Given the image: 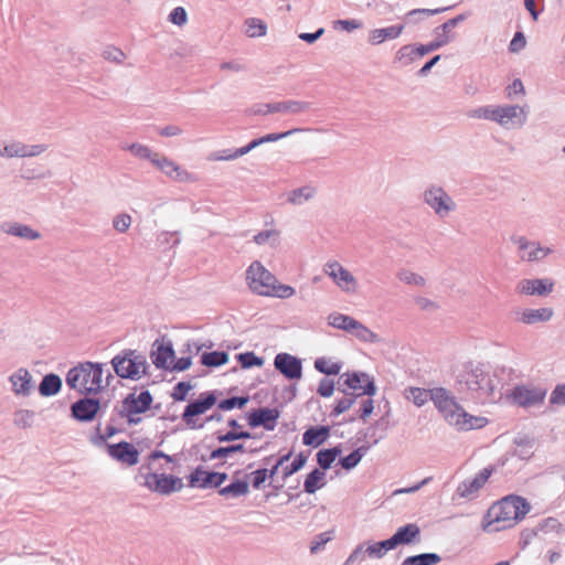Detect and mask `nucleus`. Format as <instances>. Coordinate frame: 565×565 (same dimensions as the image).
<instances>
[{
	"mask_svg": "<svg viewBox=\"0 0 565 565\" xmlns=\"http://www.w3.org/2000/svg\"><path fill=\"white\" fill-rule=\"evenodd\" d=\"M356 319L351 316L340 313V312H331L327 317L328 324L334 329L345 331L350 333L354 322Z\"/></svg>",
	"mask_w": 565,
	"mask_h": 565,
	"instance_id": "nucleus-40",
	"label": "nucleus"
},
{
	"mask_svg": "<svg viewBox=\"0 0 565 565\" xmlns=\"http://www.w3.org/2000/svg\"><path fill=\"white\" fill-rule=\"evenodd\" d=\"M565 533V526L561 523V521L556 518H545L541 520L537 525L526 536H537L543 537L544 535L553 534L557 537L562 536Z\"/></svg>",
	"mask_w": 565,
	"mask_h": 565,
	"instance_id": "nucleus-26",
	"label": "nucleus"
},
{
	"mask_svg": "<svg viewBox=\"0 0 565 565\" xmlns=\"http://www.w3.org/2000/svg\"><path fill=\"white\" fill-rule=\"evenodd\" d=\"M350 334L365 343H380L382 341V339L376 333H374L370 328H367L359 320H355Z\"/></svg>",
	"mask_w": 565,
	"mask_h": 565,
	"instance_id": "nucleus-37",
	"label": "nucleus"
},
{
	"mask_svg": "<svg viewBox=\"0 0 565 565\" xmlns=\"http://www.w3.org/2000/svg\"><path fill=\"white\" fill-rule=\"evenodd\" d=\"M448 42H449V39L446 35H443L426 45L417 46L418 57H422L433 51L438 50L439 47L447 44Z\"/></svg>",
	"mask_w": 565,
	"mask_h": 565,
	"instance_id": "nucleus-57",
	"label": "nucleus"
},
{
	"mask_svg": "<svg viewBox=\"0 0 565 565\" xmlns=\"http://www.w3.org/2000/svg\"><path fill=\"white\" fill-rule=\"evenodd\" d=\"M249 482L252 487L256 490H259L264 487V483L269 480L268 469L260 468L255 471H252L248 476Z\"/></svg>",
	"mask_w": 565,
	"mask_h": 565,
	"instance_id": "nucleus-56",
	"label": "nucleus"
},
{
	"mask_svg": "<svg viewBox=\"0 0 565 565\" xmlns=\"http://www.w3.org/2000/svg\"><path fill=\"white\" fill-rule=\"evenodd\" d=\"M242 450L243 446L241 444L214 448V459H223L226 458L230 454L238 452Z\"/></svg>",
	"mask_w": 565,
	"mask_h": 565,
	"instance_id": "nucleus-63",
	"label": "nucleus"
},
{
	"mask_svg": "<svg viewBox=\"0 0 565 565\" xmlns=\"http://www.w3.org/2000/svg\"><path fill=\"white\" fill-rule=\"evenodd\" d=\"M1 231L8 235L17 236L29 241H35L41 237V234L38 231H34L29 225H24L17 222L4 223L1 226Z\"/></svg>",
	"mask_w": 565,
	"mask_h": 565,
	"instance_id": "nucleus-29",
	"label": "nucleus"
},
{
	"mask_svg": "<svg viewBox=\"0 0 565 565\" xmlns=\"http://www.w3.org/2000/svg\"><path fill=\"white\" fill-rule=\"evenodd\" d=\"M365 454L366 452L363 451V449L356 447V449L353 450L351 454L341 458L339 462L343 469L351 470L359 465V462L365 456Z\"/></svg>",
	"mask_w": 565,
	"mask_h": 565,
	"instance_id": "nucleus-53",
	"label": "nucleus"
},
{
	"mask_svg": "<svg viewBox=\"0 0 565 565\" xmlns=\"http://www.w3.org/2000/svg\"><path fill=\"white\" fill-rule=\"evenodd\" d=\"M386 436L385 426H364L355 434L354 445L367 452Z\"/></svg>",
	"mask_w": 565,
	"mask_h": 565,
	"instance_id": "nucleus-20",
	"label": "nucleus"
},
{
	"mask_svg": "<svg viewBox=\"0 0 565 565\" xmlns=\"http://www.w3.org/2000/svg\"><path fill=\"white\" fill-rule=\"evenodd\" d=\"M316 194H317L316 188L307 184V185H303V186H300V188L289 191L286 194V196H287L288 203H290L291 205H295V206H299V205H302V204L307 203L308 201L312 200L316 196Z\"/></svg>",
	"mask_w": 565,
	"mask_h": 565,
	"instance_id": "nucleus-32",
	"label": "nucleus"
},
{
	"mask_svg": "<svg viewBox=\"0 0 565 565\" xmlns=\"http://www.w3.org/2000/svg\"><path fill=\"white\" fill-rule=\"evenodd\" d=\"M433 404L443 418L454 424H469L472 420L479 422L483 418L470 414L462 405H460L452 394L446 387H435Z\"/></svg>",
	"mask_w": 565,
	"mask_h": 565,
	"instance_id": "nucleus-4",
	"label": "nucleus"
},
{
	"mask_svg": "<svg viewBox=\"0 0 565 565\" xmlns=\"http://www.w3.org/2000/svg\"><path fill=\"white\" fill-rule=\"evenodd\" d=\"M11 391L15 396L28 397L34 391V382L31 373L20 367L9 376Z\"/></svg>",
	"mask_w": 565,
	"mask_h": 565,
	"instance_id": "nucleus-19",
	"label": "nucleus"
},
{
	"mask_svg": "<svg viewBox=\"0 0 565 565\" xmlns=\"http://www.w3.org/2000/svg\"><path fill=\"white\" fill-rule=\"evenodd\" d=\"M397 545H407L418 542L420 539V529L416 523H407L396 530L393 534Z\"/></svg>",
	"mask_w": 565,
	"mask_h": 565,
	"instance_id": "nucleus-30",
	"label": "nucleus"
},
{
	"mask_svg": "<svg viewBox=\"0 0 565 565\" xmlns=\"http://www.w3.org/2000/svg\"><path fill=\"white\" fill-rule=\"evenodd\" d=\"M547 391L545 387L534 384H522L515 386L510 398L520 407H535L543 404Z\"/></svg>",
	"mask_w": 565,
	"mask_h": 565,
	"instance_id": "nucleus-11",
	"label": "nucleus"
},
{
	"mask_svg": "<svg viewBox=\"0 0 565 565\" xmlns=\"http://www.w3.org/2000/svg\"><path fill=\"white\" fill-rule=\"evenodd\" d=\"M267 32L266 23L256 18H249L245 21V33L249 38H262Z\"/></svg>",
	"mask_w": 565,
	"mask_h": 565,
	"instance_id": "nucleus-45",
	"label": "nucleus"
},
{
	"mask_svg": "<svg viewBox=\"0 0 565 565\" xmlns=\"http://www.w3.org/2000/svg\"><path fill=\"white\" fill-rule=\"evenodd\" d=\"M274 365L287 379L295 380L301 377V361L289 353H278L275 356Z\"/></svg>",
	"mask_w": 565,
	"mask_h": 565,
	"instance_id": "nucleus-21",
	"label": "nucleus"
},
{
	"mask_svg": "<svg viewBox=\"0 0 565 565\" xmlns=\"http://www.w3.org/2000/svg\"><path fill=\"white\" fill-rule=\"evenodd\" d=\"M62 387V380L56 374H47L43 377L39 385V393L42 396H53L60 392Z\"/></svg>",
	"mask_w": 565,
	"mask_h": 565,
	"instance_id": "nucleus-38",
	"label": "nucleus"
},
{
	"mask_svg": "<svg viewBox=\"0 0 565 565\" xmlns=\"http://www.w3.org/2000/svg\"><path fill=\"white\" fill-rule=\"evenodd\" d=\"M552 406H565V384H558L550 395Z\"/></svg>",
	"mask_w": 565,
	"mask_h": 565,
	"instance_id": "nucleus-60",
	"label": "nucleus"
},
{
	"mask_svg": "<svg viewBox=\"0 0 565 565\" xmlns=\"http://www.w3.org/2000/svg\"><path fill=\"white\" fill-rule=\"evenodd\" d=\"M218 493L227 500L243 497L248 493V482L246 480H235L220 488Z\"/></svg>",
	"mask_w": 565,
	"mask_h": 565,
	"instance_id": "nucleus-36",
	"label": "nucleus"
},
{
	"mask_svg": "<svg viewBox=\"0 0 565 565\" xmlns=\"http://www.w3.org/2000/svg\"><path fill=\"white\" fill-rule=\"evenodd\" d=\"M440 559V556L436 553H423L406 557L402 565H436Z\"/></svg>",
	"mask_w": 565,
	"mask_h": 565,
	"instance_id": "nucleus-44",
	"label": "nucleus"
},
{
	"mask_svg": "<svg viewBox=\"0 0 565 565\" xmlns=\"http://www.w3.org/2000/svg\"><path fill=\"white\" fill-rule=\"evenodd\" d=\"M25 145L19 141L11 142L0 150V157L2 158H24L25 157Z\"/></svg>",
	"mask_w": 565,
	"mask_h": 565,
	"instance_id": "nucleus-52",
	"label": "nucleus"
},
{
	"mask_svg": "<svg viewBox=\"0 0 565 565\" xmlns=\"http://www.w3.org/2000/svg\"><path fill=\"white\" fill-rule=\"evenodd\" d=\"M210 407H212V394L206 395L202 401L189 404L183 413V417L189 420L193 416L205 413Z\"/></svg>",
	"mask_w": 565,
	"mask_h": 565,
	"instance_id": "nucleus-42",
	"label": "nucleus"
},
{
	"mask_svg": "<svg viewBox=\"0 0 565 565\" xmlns=\"http://www.w3.org/2000/svg\"><path fill=\"white\" fill-rule=\"evenodd\" d=\"M131 225V216L127 213H120L113 220L114 228L119 233H125Z\"/></svg>",
	"mask_w": 565,
	"mask_h": 565,
	"instance_id": "nucleus-58",
	"label": "nucleus"
},
{
	"mask_svg": "<svg viewBox=\"0 0 565 565\" xmlns=\"http://www.w3.org/2000/svg\"><path fill=\"white\" fill-rule=\"evenodd\" d=\"M253 241L259 246L277 248L281 243V234L275 228L264 230L254 235Z\"/></svg>",
	"mask_w": 565,
	"mask_h": 565,
	"instance_id": "nucleus-34",
	"label": "nucleus"
},
{
	"mask_svg": "<svg viewBox=\"0 0 565 565\" xmlns=\"http://www.w3.org/2000/svg\"><path fill=\"white\" fill-rule=\"evenodd\" d=\"M554 289V281L550 278L522 279L516 285V291L526 296H546Z\"/></svg>",
	"mask_w": 565,
	"mask_h": 565,
	"instance_id": "nucleus-18",
	"label": "nucleus"
},
{
	"mask_svg": "<svg viewBox=\"0 0 565 565\" xmlns=\"http://www.w3.org/2000/svg\"><path fill=\"white\" fill-rule=\"evenodd\" d=\"M246 284L252 292L278 299H289L296 289L280 282L260 262H253L246 269Z\"/></svg>",
	"mask_w": 565,
	"mask_h": 565,
	"instance_id": "nucleus-3",
	"label": "nucleus"
},
{
	"mask_svg": "<svg viewBox=\"0 0 565 565\" xmlns=\"http://www.w3.org/2000/svg\"><path fill=\"white\" fill-rule=\"evenodd\" d=\"M530 511L527 501L519 495H508L495 502L482 521V530L495 533L514 526Z\"/></svg>",
	"mask_w": 565,
	"mask_h": 565,
	"instance_id": "nucleus-1",
	"label": "nucleus"
},
{
	"mask_svg": "<svg viewBox=\"0 0 565 565\" xmlns=\"http://www.w3.org/2000/svg\"><path fill=\"white\" fill-rule=\"evenodd\" d=\"M124 150L129 151L132 156L139 159H147L153 163L158 152H154L148 146L135 142L122 147Z\"/></svg>",
	"mask_w": 565,
	"mask_h": 565,
	"instance_id": "nucleus-43",
	"label": "nucleus"
},
{
	"mask_svg": "<svg viewBox=\"0 0 565 565\" xmlns=\"http://www.w3.org/2000/svg\"><path fill=\"white\" fill-rule=\"evenodd\" d=\"M492 472V467H486L473 477L465 479L457 486L455 495L465 500L476 499L479 495L480 490L488 482Z\"/></svg>",
	"mask_w": 565,
	"mask_h": 565,
	"instance_id": "nucleus-12",
	"label": "nucleus"
},
{
	"mask_svg": "<svg viewBox=\"0 0 565 565\" xmlns=\"http://www.w3.org/2000/svg\"><path fill=\"white\" fill-rule=\"evenodd\" d=\"M279 411L277 408L263 407L255 409L248 416V424H269L279 418Z\"/></svg>",
	"mask_w": 565,
	"mask_h": 565,
	"instance_id": "nucleus-35",
	"label": "nucleus"
},
{
	"mask_svg": "<svg viewBox=\"0 0 565 565\" xmlns=\"http://www.w3.org/2000/svg\"><path fill=\"white\" fill-rule=\"evenodd\" d=\"M102 56L104 60L114 63L116 65H121L125 60L127 58L125 52L116 46H106L103 52Z\"/></svg>",
	"mask_w": 565,
	"mask_h": 565,
	"instance_id": "nucleus-51",
	"label": "nucleus"
},
{
	"mask_svg": "<svg viewBox=\"0 0 565 565\" xmlns=\"http://www.w3.org/2000/svg\"><path fill=\"white\" fill-rule=\"evenodd\" d=\"M403 395L404 398L409 403H413L417 407H422L427 402H433V395H435V387L427 390L422 387L409 386L404 390Z\"/></svg>",
	"mask_w": 565,
	"mask_h": 565,
	"instance_id": "nucleus-28",
	"label": "nucleus"
},
{
	"mask_svg": "<svg viewBox=\"0 0 565 565\" xmlns=\"http://www.w3.org/2000/svg\"><path fill=\"white\" fill-rule=\"evenodd\" d=\"M359 396L353 395H347L342 399L338 402L335 405L333 413L335 415H340L348 411L353 404L359 403V409L358 413H360L361 419H365L374 409L373 399L367 397H362L360 401H358Z\"/></svg>",
	"mask_w": 565,
	"mask_h": 565,
	"instance_id": "nucleus-22",
	"label": "nucleus"
},
{
	"mask_svg": "<svg viewBox=\"0 0 565 565\" xmlns=\"http://www.w3.org/2000/svg\"><path fill=\"white\" fill-rule=\"evenodd\" d=\"M512 242L522 262L539 263L554 253L552 247L545 246L539 241H531L525 236L513 237Z\"/></svg>",
	"mask_w": 565,
	"mask_h": 565,
	"instance_id": "nucleus-9",
	"label": "nucleus"
},
{
	"mask_svg": "<svg viewBox=\"0 0 565 565\" xmlns=\"http://www.w3.org/2000/svg\"><path fill=\"white\" fill-rule=\"evenodd\" d=\"M212 481V472L195 469L189 477V486L192 488H204Z\"/></svg>",
	"mask_w": 565,
	"mask_h": 565,
	"instance_id": "nucleus-49",
	"label": "nucleus"
},
{
	"mask_svg": "<svg viewBox=\"0 0 565 565\" xmlns=\"http://www.w3.org/2000/svg\"><path fill=\"white\" fill-rule=\"evenodd\" d=\"M363 26V22L356 19L352 20H337L333 22L334 29H340L347 32H352L354 30L361 29Z\"/></svg>",
	"mask_w": 565,
	"mask_h": 565,
	"instance_id": "nucleus-61",
	"label": "nucleus"
},
{
	"mask_svg": "<svg viewBox=\"0 0 565 565\" xmlns=\"http://www.w3.org/2000/svg\"><path fill=\"white\" fill-rule=\"evenodd\" d=\"M151 403L152 396L148 391L130 393L116 406V411L121 418H127L128 424H138L140 415L150 408Z\"/></svg>",
	"mask_w": 565,
	"mask_h": 565,
	"instance_id": "nucleus-7",
	"label": "nucleus"
},
{
	"mask_svg": "<svg viewBox=\"0 0 565 565\" xmlns=\"http://www.w3.org/2000/svg\"><path fill=\"white\" fill-rule=\"evenodd\" d=\"M324 477V471L320 469H315L308 473L303 482L305 492L313 494L317 490L321 489L326 484Z\"/></svg>",
	"mask_w": 565,
	"mask_h": 565,
	"instance_id": "nucleus-41",
	"label": "nucleus"
},
{
	"mask_svg": "<svg viewBox=\"0 0 565 565\" xmlns=\"http://www.w3.org/2000/svg\"><path fill=\"white\" fill-rule=\"evenodd\" d=\"M152 164L158 170H160L162 173H164L168 178H170L174 181L192 182L195 180V178L192 173L182 169L174 161L170 160L169 158H167L164 156H161L160 153L157 154Z\"/></svg>",
	"mask_w": 565,
	"mask_h": 565,
	"instance_id": "nucleus-15",
	"label": "nucleus"
},
{
	"mask_svg": "<svg viewBox=\"0 0 565 565\" xmlns=\"http://www.w3.org/2000/svg\"><path fill=\"white\" fill-rule=\"evenodd\" d=\"M530 107L519 104L484 105L468 111V117L497 124L504 130L521 129L529 121Z\"/></svg>",
	"mask_w": 565,
	"mask_h": 565,
	"instance_id": "nucleus-2",
	"label": "nucleus"
},
{
	"mask_svg": "<svg viewBox=\"0 0 565 565\" xmlns=\"http://www.w3.org/2000/svg\"><path fill=\"white\" fill-rule=\"evenodd\" d=\"M262 145H264V143H263L262 137H259L257 139L252 140L248 145H246V146H244L242 148L236 149L227 158H238V157L245 156L248 152H250L253 149H255V148H257V147H259Z\"/></svg>",
	"mask_w": 565,
	"mask_h": 565,
	"instance_id": "nucleus-62",
	"label": "nucleus"
},
{
	"mask_svg": "<svg viewBox=\"0 0 565 565\" xmlns=\"http://www.w3.org/2000/svg\"><path fill=\"white\" fill-rule=\"evenodd\" d=\"M366 557L380 559L384 557L381 548L377 545V542H364L352 551V553L347 558L344 565H352L354 563H361L365 561Z\"/></svg>",
	"mask_w": 565,
	"mask_h": 565,
	"instance_id": "nucleus-24",
	"label": "nucleus"
},
{
	"mask_svg": "<svg viewBox=\"0 0 565 565\" xmlns=\"http://www.w3.org/2000/svg\"><path fill=\"white\" fill-rule=\"evenodd\" d=\"M150 358L157 367L170 370L171 364L174 362L172 343L164 338L156 340L152 344Z\"/></svg>",
	"mask_w": 565,
	"mask_h": 565,
	"instance_id": "nucleus-17",
	"label": "nucleus"
},
{
	"mask_svg": "<svg viewBox=\"0 0 565 565\" xmlns=\"http://www.w3.org/2000/svg\"><path fill=\"white\" fill-rule=\"evenodd\" d=\"M416 57H418L417 47L412 45H404L396 53V60L405 65L414 62Z\"/></svg>",
	"mask_w": 565,
	"mask_h": 565,
	"instance_id": "nucleus-55",
	"label": "nucleus"
},
{
	"mask_svg": "<svg viewBox=\"0 0 565 565\" xmlns=\"http://www.w3.org/2000/svg\"><path fill=\"white\" fill-rule=\"evenodd\" d=\"M341 450L338 447L330 449H321L317 452V461L322 470L331 467L332 462L340 455Z\"/></svg>",
	"mask_w": 565,
	"mask_h": 565,
	"instance_id": "nucleus-48",
	"label": "nucleus"
},
{
	"mask_svg": "<svg viewBox=\"0 0 565 565\" xmlns=\"http://www.w3.org/2000/svg\"><path fill=\"white\" fill-rule=\"evenodd\" d=\"M344 385L353 391H360L361 395L373 396L376 392L373 379L364 372H348L342 374Z\"/></svg>",
	"mask_w": 565,
	"mask_h": 565,
	"instance_id": "nucleus-16",
	"label": "nucleus"
},
{
	"mask_svg": "<svg viewBox=\"0 0 565 565\" xmlns=\"http://www.w3.org/2000/svg\"><path fill=\"white\" fill-rule=\"evenodd\" d=\"M422 200L439 220L449 217L458 209L454 198L439 184L427 185L422 193Z\"/></svg>",
	"mask_w": 565,
	"mask_h": 565,
	"instance_id": "nucleus-6",
	"label": "nucleus"
},
{
	"mask_svg": "<svg viewBox=\"0 0 565 565\" xmlns=\"http://www.w3.org/2000/svg\"><path fill=\"white\" fill-rule=\"evenodd\" d=\"M404 30L403 25H392L388 28L374 29L369 33V43L380 45L385 40H394L398 38Z\"/></svg>",
	"mask_w": 565,
	"mask_h": 565,
	"instance_id": "nucleus-31",
	"label": "nucleus"
},
{
	"mask_svg": "<svg viewBox=\"0 0 565 565\" xmlns=\"http://www.w3.org/2000/svg\"><path fill=\"white\" fill-rule=\"evenodd\" d=\"M111 364L118 376L131 380L140 379L148 367L146 358L141 354H137L135 351L116 355L111 360Z\"/></svg>",
	"mask_w": 565,
	"mask_h": 565,
	"instance_id": "nucleus-8",
	"label": "nucleus"
},
{
	"mask_svg": "<svg viewBox=\"0 0 565 565\" xmlns=\"http://www.w3.org/2000/svg\"><path fill=\"white\" fill-rule=\"evenodd\" d=\"M103 383V365L85 362L72 367L66 375V384L79 393H96Z\"/></svg>",
	"mask_w": 565,
	"mask_h": 565,
	"instance_id": "nucleus-5",
	"label": "nucleus"
},
{
	"mask_svg": "<svg viewBox=\"0 0 565 565\" xmlns=\"http://www.w3.org/2000/svg\"><path fill=\"white\" fill-rule=\"evenodd\" d=\"M323 273L333 281V284L344 294L354 295L359 290L358 279L353 274L342 266L339 262H328L323 267Z\"/></svg>",
	"mask_w": 565,
	"mask_h": 565,
	"instance_id": "nucleus-10",
	"label": "nucleus"
},
{
	"mask_svg": "<svg viewBox=\"0 0 565 565\" xmlns=\"http://www.w3.org/2000/svg\"><path fill=\"white\" fill-rule=\"evenodd\" d=\"M291 457V452L280 456L276 462L273 465L271 469H268L269 475V486L276 488L277 484L281 482V466L288 462Z\"/></svg>",
	"mask_w": 565,
	"mask_h": 565,
	"instance_id": "nucleus-47",
	"label": "nucleus"
},
{
	"mask_svg": "<svg viewBox=\"0 0 565 565\" xmlns=\"http://www.w3.org/2000/svg\"><path fill=\"white\" fill-rule=\"evenodd\" d=\"M514 444H515V454L520 458L527 459L532 456L533 449L535 446L534 437L520 434L515 437Z\"/></svg>",
	"mask_w": 565,
	"mask_h": 565,
	"instance_id": "nucleus-39",
	"label": "nucleus"
},
{
	"mask_svg": "<svg viewBox=\"0 0 565 565\" xmlns=\"http://www.w3.org/2000/svg\"><path fill=\"white\" fill-rule=\"evenodd\" d=\"M315 369L326 375H338L342 369L341 363L328 358H318L315 361Z\"/></svg>",
	"mask_w": 565,
	"mask_h": 565,
	"instance_id": "nucleus-46",
	"label": "nucleus"
},
{
	"mask_svg": "<svg viewBox=\"0 0 565 565\" xmlns=\"http://www.w3.org/2000/svg\"><path fill=\"white\" fill-rule=\"evenodd\" d=\"M107 449L110 457L127 466H134L139 460L138 450L129 443L121 441L118 444H109L107 445Z\"/></svg>",
	"mask_w": 565,
	"mask_h": 565,
	"instance_id": "nucleus-23",
	"label": "nucleus"
},
{
	"mask_svg": "<svg viewBox=\"0 0 565 565\" xmlns=\"http://www.w3.org/2000/svg\"><path fill=\"white\" fill-rule=\"evenodd\" d=\"M145 486L162 494H168L182 489L183 483L180 478L173 476L149 473L145 478Z\"/></svg>",
	"mask_w": 565,
	"mask_h": 565,
	"instance_id": "nucleus-14",
	"label": "nucleus"
},
{
	"mask_svg": "<svg viewBox=\"0 0 565 565\" xmlns=\"http://www.w3.org/2000/svg\"><path fill=\"white\" fill-rule=\"evenodd\" d=\"M554 311L552 308L524 309L519 313L518 320L524 324H536L552 319Z\"/></svg>",
	"mask_w": 565,
	"mask_h": 565,
	"instance_id": "nucleus-27",
	"label": "nucleus"
},
{
	"mask_svg": "<svg viewBox=\"0 0 565 565\" xmlns=\"http://www.w3.org/2000/svg\"><path fill=\"white\" fill-rule=\"evenodd\" d=\"M99 409L100 405L97 399L83 398L73 404L72 414L77 420L87 422L92 420Z\"/></svg>",
	"mask_w": 565,
	"mask_h": 565,
	"instance_id": "nucleus-25",
	"label": "nucleus"
},
{
	"mask_svg": "<svg viewBox=\"0 0 565 565\" xmlns=\"http://www.w3.org/2000/svg\"><path fill=\"white\" fill-rule=\"evenodd\" d=\"M311 108V103L298 99H288L277 103H270L264 105V109L259 110V114L268 115V114H289V115H301L309 111Z\"/></svg>",
	"mask_w": 565,
	"mask_h": 565,
	"instance_id": "nucleus-13",
	"label": "nucleus"
},
{
	"mask_svg": "<svg viewBox=\"0 0 565 565\" xmlns=\"http://www.w3.org/2000/svg\"><path fill=\"white\" fill-rule=\"evenodd\" d=\"M397 278L402 282L411 286L424 287L426 285V279L422 275L408 269H403L398 271Z\"/></svg>",
	"mask_w": 565,
	"mask_h": 565,
	"instance_id": "nucleus-50",
	"label": "nucleus"
},
{
	"mask_svg": "<svg viewBox=\"0 0 565 565\" xmlns=\"http://www.w3.org/2000/svg\"><path fill=\"white\" fill-rule=\"evenodd\" d=\"M248 402V397H231L218 403L217 407L222 411H230L235 407L242 408Z\"/></svg>",
	"mask_w": 565,
	"mask_h": 565,
	"instance_id": "nucleus-59",
	"label": "nucleus"
},
{
	"mask_svg": "<svg viewBox=\"0 0 565 565\" xmlns=\"http://www.w3.org/2000/svg\"><path fill=\"white\" fill-rule=\"evenodd\" d=\"M526 45L525 36L522 32H516L509 44V50L512 53L522 51Z\"/></svg>",
	"mask_w": 565,
	"mask_h": 565,
	"instance_id": "nucleus-64",
	"label": "nucleus"
},
{
	"mask_svg": "<svg viewBox=\"0 0 565 565\" xmlns=\"http://www.w3.org/2000/svg\"><path fill=\"white\" fill-rule=\"evenodd\" d=\"M330 434V426L310 427L302 436V443L306 446L319 447L322 445Z\"/></svg>",
	"mask_w": 565,
	"mask_h": 565,
	"instance_id": "nucleus-33",
	"label": "nucleus"
},
{
	"mask_svg": "<svg viewBox=\"0 0 565 565\" xmlns=\"http://www.w3.org/2000/svg\"><path fill=\"white\" fill-rule=\"evenodd\" d=\"M167 20L178 28H183L189 21L188 12L183 7H175L168 14Z\"/></svg>",
	"mask_w": 565,
	"mask_h": 565,
	"instance_id": "nucleus-54",
	"label": "nucleus"
}]
</instances>
